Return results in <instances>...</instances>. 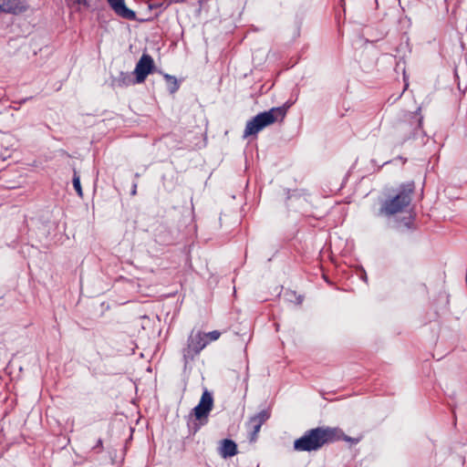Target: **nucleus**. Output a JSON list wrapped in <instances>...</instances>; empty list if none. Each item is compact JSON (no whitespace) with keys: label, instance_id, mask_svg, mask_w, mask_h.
Wrapping results in <instances>:
<instances>
[{"label":"nucleus","instance_id":"nucleus-6","mask_svg":"<svg viewBox=\"0 0 467 467\" xmlns=\"http://www.w3.org/2000/svg\"><path fill=\"white\" fill-rule=\"evenodd\" d=\"M208 344V340L205 339L202 334L198 333L194 337L191 338V341L188 346L187 353L184 354L185 357L193 352V354H198L205 346Z\"/></svg>","mask_w":467,"mask_h":467},{"label":"nucleus","instance_id":"nucleus-1","mask_svg":"<svg viewBox=\"0 0 467 467\" xmlns=\"http://www.w3.org/2000/svg\"><path fill=\"white\" fill-rule=\"evenodd\" d=\"M340 438V431L333 428H316L307 431L301 438L294 441L296 451H311Z\"/></svg>","mask_w":467,"mask_h":467},{"label":"nucleus","instance_id":"nucleus-13","mask_svg":"<svg viewBox=\"0 0 467 467\" xmlns=\"http://www.w3.org/2000/svg\"><path fill=\"white\" fill-rule=\"evenodd\" d=\"M220 336L221 333L217 330L203 334V337H205V339L208 340V343L210 341L217 340L220 337Z\"/></svg>","mask_w":467,"mask_h":467},{"label":"nucleus","instance_id":"nucleus-5","mask_svg":"<svg viewBox=\"0 0 467 467\" xmlns=\"http://www.w3.org/2000/svg\"><path fill=\"white\" fill-rule=\"evenodd\" d=\"M213 406V399L208 390H204L199 404L193 409V415L196 420L202 421L207 419Z\"/></svg>","mask_w":467,"mask_h":467},{"label":"nucleus","instance_id":"nucleus-14","mask_svg":"<svg viewBox=\"0 0 467 467\" xmlns=\"http://www.w3.org/2000/svg\"><path fill=\"white\" fill-rule=\"evenodd\" d=\"M248 426L250 429L253 430L252 438H251V440L253 441L255 439L257 433L259 432L261 426H257V425H248Z\"/></svg>","mask_w":467,"mask_h":467},{"label":"nucleus","instance_id":"nucleus-16","mask_svg":"<svg viewBox=\"0 0 467 467\" xmlns=\"http://www.w3.org/2000/svg\"><path fill=\"white\" fill-rule=\"evenodd\" d=\"M97 446L98 447H101L102 446V441L100 439L98 441Z\"/></svg>","mask_w":467,"mask_h":467},{"label":"nucleus","instance_id":"nucleus-7","mask_svg":"<svg viewBox=\"0 0 467 467\" xmlns=\"http://www.w3.org/2000/svg\"><path fill=\"white\" fill-rule=\"evenodd\" d=\"M107 1L109 4L110 7L114 10V12L116 14H118L119 16H120L124 18H128V19H131V18L135 17L134 12L131 11L130 9H129L125 5L124 0H107Z\"/></svg>","mask_w":467,"mask_h":467},{"label":"nucleus","instance_id":"nucleus-15","mask_svg":"<svg viewBox=\"0 0 467 467\" xmlns=\"http://www.w3.org/2000/svg\"><path fill=\"white\" fill-rule=\"evenodd\" d=\"M70 1L74 4L84 5H88L87 0H70Z\"/></svg>","mask_w":467,"mask_h":467},{"label":"nucleus","instance_id":"nucleus-3","mask_svg":"<svg viewBox=\"0 0 467 467\" xmlns=\"http://www.w3.org/2000/svg\"><path fill=\"white\" fill-rule=\"evenodd\" d=\"M413 185L409 184L394 196L385 200L379 211V215L391 216L401 213L411 202Z\"/></svg>","mask_w":467,"mask_h":467},{"label":"nucleus","instance_id":"nucleus-10","mask_svg":"<svg viewBox=\"0 0 467 467\" xmlns=\"http://www.w3.org/2000/svg\"><path fill=\"white\" fill-rule=\"evenodd\" d=\"M269 415L266 411H261L253 418H251L248 425L262 426V424L268 419Z\"/></svg>","mask_w":467,"mask_h":467},{"label":"nucleus","instance_id":"nucleus-8","mask_svg":"<svg viewBox=\"0 0 467 467\" xmlns=\"http://www.w3.org/2000/svg\"><path fill=\"white\" fill-rule=\"evenodd\" d=\"M25 10L17 0H0V12L21 13Z\"/></svg>","mask_w":467,"mask_h":467},{"label":"nucleus","instance_id":"nucleus-17","mask_svg":"<svg viewBox=\"0 0 467 467\" xmlns=\"http://www.w3.org/2000/svg\"><path fill=\"white\" fill-rule=\"evenodd\" d=\"M301 302H302V298L298 297V304H300Z\"/></svg>","mask_w":467,"mask_h":467},{"label":"nucleus","instance_id":"nucleus-4","mask_svg":"<svg viewBox=\"0 0 467 467\" xmlns=\"http://www.w3.org/2000/svg\"><path fill=\"white\" fill-rule=\"evenodd\" d=\"M153 68L154 61L152 57L148 54H143L134 69L136 82L142 83L147 76L152 72Z\"/></svg>","mask_w":467,"mask_h":467},{"label":"nucleus","instance_id":"nucleus-11","mask_svg":"<svg viewBox=\"0 0 467 467\" xmlns=\"http://www.w3.org/2000/svg\"><path fill=\"white\" fill-rule=\"evenodd\" d=\"M165 78L168 83L169 90L171 93L175 92L179 88L178 81H177L176 78L171 77L170 75H165Z\"/></svg>","mask_w":467,"mask_h":467},{"label":"nucleus","instance_id":"nucleus-2","mask_svg":"<svg viewBox=\"0 0 467 467\" xmlns=\"http://www.w3.org/2000/svg\"><path fill=\"white\" fill-rule=\"evenodd\" d=\"M286 114L285 107L273 108L268 111L262 112L249 120L246 124L244 137L254 135L264 128L284 119Z\"/></svg>","mask_w":467,"mask_h":467},{"label":"nucleus","instance_id":"nucleus-12","mask_svg":"<svg viewBox=\"0 0 467 467\" xmlns=\"http://www.w3.org/2000/svg\"><path fill=\"white\" fill-rule=\"evenodd\" d=\"M73 186H74L76 192H78V196L82 197L83 196V192H82V188H81V185H80V178L78 175L76 171H74Z\"/></svg>","mask_w":467,"mask_h":467},{"label":"nucleus","instance_id":"nucleus-9","mask_svg":"<svg viewBox=\"0 0 467 467\" xmlns=\"http://www.w3.org/2000/svg\"><path fill=\"white\" fill-rule=\"evenodd\" d=\"M237 453V447L232 440H223L220 448V454L223 458L232 457Z\"/></svg>","mask_w":467,"mask_h":467}]
</instances>
